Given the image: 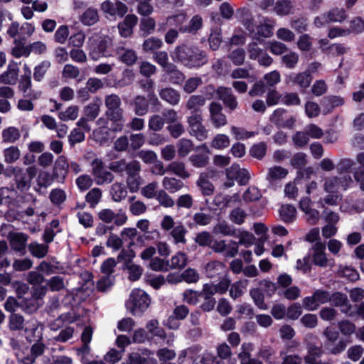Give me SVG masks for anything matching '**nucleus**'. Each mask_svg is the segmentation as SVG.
Returning a JSON list of instances; mask_svg holds the SVG:
<instances>
[{
  "label": "nucleus",
  "mask_w": 364,
  "mask_h": 364,
  "mask_svg": "<svg viewBox=\"0 0 364 364\" xmlns=\"http://www.w3.org/2000/svg\"><path fill=\"white\" fill-rule=\"evenodd\" d=\"M160 97L171 105H176L181 100V94L171 87L163 88L159 91Z\"/></svg>",
  "instance_id": "obj_31"
},
{
  "label": "nucleus",
  "mask_w": 364,
  "mask_h": 364,
  "mask_svg": "<svg viewBox=\"0 0 364 364\" xmlns=\"http://www.w3.org/2000/svg\"><path fill=\"white\" fill-rule=\"evenodd\" d=\"M201 112H191L188 117V132L198 141H203L208 138V130L202 124Z\"/></svg>",
  "instance_id": "obj_5"
},
{
  "label": "nucleus",
  "mask_w": 364,
  "mask_h": 364,
  "mask_svg": "<svg viewBox=\"0 0 364 364\" xmlns=\"http://www.w3.org/2000/svg\"><path fill=\"white\" fill-rule=\"evenodd\" d=\"M250 294L255 303V304L261 310H267L268 309L267 304L264 301V297L262 291L257 289H252L250 291Z\"/></svg>",
  "instance_id": "obj_59"
},
{
  "label": "nucleus",
  "mask_w": 364,
  "mask_h": 364,
  "mask_svg": "<svg viewBox=\"0 0 364 364\" xmlns=\"http://www.w3.org/2000/svg\"><path fill=\"white\" fill-rule=\"evenodd\" d=\"M209 109L211 122L215 128H220L227 124V117L222 112L223 107L220 104L212 102Z\"/></svg>",
  "instance_id": "obj_19"
},
{
  "label": "nucleus",
  "mask_w": 364,
  "mask_h": 364,
  "mask_svg": "<svg viewBox=\"0 0 364 364\" xmlns=\"http://www.w3.org/2000/svg\"><path fill=\"white\" fill-rule=\"evenodd\" d=\"M167 170L183 179L191 176V173L186 169L185 164L182 161H175L171 162L168 165Z\"/></svg>",
  "instance_id": "obj_33"
},
{
  "label": "nucleus",
  "mask_w": 364,
  "mask_h": 364,
  "mask_svg": "<svg viewBox=\"0 0 364 364\" xmlns=\"http://www.w3.org/2000/svg\"><path fill=\"white\" fill-rule=\"evenodd\" d=\"M172 58L181 62L188 68H200L208 61L205 51L197 47L185 45L179 46L175 48L172 54Z\"/></svg>",
  "instance_id": "obj_1"
},
{
  "label": "nucleus",
  "mask_w": 364,
  "mask_h": 364,
  "mask_svg": "<svg viewBox=\"0 0 364 364\" xmlns=\"http://www.w3.org/2000/svg\"><path fill=\"white\" fill-rule=\"evenodd\" d=\"M328 303L334 306L339 307L343 313L350 315L351 305L348 303L346 294L341 292H330V301Z\"/></svg>",
  "instance_id": "obj_25"
},
{
  "label": "nucleus",
  "mask_w": 364,
  "mask_h": 364,
  "mask_svg": "<svg viewBox=\"0 0 364 364\" xmlns=\"http://www.w3.org/2000/svg\"><path fill=\"white\" fill-rule=\"evenodd\" d=\"M69 163L65 156H60L55 161L53 178L58 183H63L68 173Z\"/></svg>",
  "instance_id": "obj_16"
},
{
  "label": "nucleus",
  "mask_w": 364,
  "mask_h": 364,
  "mask_svg": "<svg viewBox=\"0 0 364 364\" xmlns=\"http://www.w3.org/2000/svg\"><path fill=\"white\" fill-rule=\"evenodd\" d=\"M14 46L11 49V55L17 58L21 57H28L31 54L29 46H25L20 40L14 39Z\"/></svg>",
  "instance_id": "obj_40"
},
{
  "label": "nucleus",
  "mask_w": 364,
  "mask_h": 364,
  "mask_svg": "<svg viewBox=\"0 0 364 364\" xmlns=\"http://www.w3.org/2000/svg\"><path fill=\"white\" fill-rule=\"evenodd\" d=\"M100 9L107 18H115L117 16L122 18L128 11L127 6L119 1L114 3L105 1L101 4Z\"/></svg>",
  "instance_id": "obj_9"
},
{
  "label": "nucleus",
  "mask_w": 364,
  "mask_h": 364,
  "mask_svg": "<svg viewBox=\"0 0 364 364\" xmlns=\"http://www.w3.org/2000/svg\"><path fill=\"white\" fill-rule=\"evenodd\" d=\"M136 23L137 17L135 15H127L124 21L118 24L119 35L123 38L131 36Z\"/></svg>",
  "instance_id": "obj_26"
},
{
  "label": "nucleus",
  "mask_w": 364,
  "mask_h": 364,
  "mask_svg": "<svg viewBox=\"0 0 364 364\" xmlns=\"http://www.w3.org/2000/svg\"><path fill=\"white\" fill-rule=\"evenodd\" d=\"M248 284V280H240L233 283L230 289L229 294L230 296L236 299L241 296L244 294V290L247 288Z\"/></svg>",
  "instance_id": "obj_46"
},
{
  "label": "nucleus",
  "mask_w": 364,
  "mask_h": 364,
  "mask_svg": "<svg viewBox=\"0 0 364 364\" xmlns=\"http://www.w3.org/2000/svg\"><path fill=\"white\" fill-rule=\"evenodd\" d=\"M323 335L326 338L324 348L330 353L337 355L346 349L347 343L343 339L338 341L334 344L339 337V332L338 331L331 327H326L323 332Z\"/></svg>",
  "instance_id": "obj_4"
},
{
  "label": "nucleus",
  "mask_w": 364,
  "mask_h": 364,
  "mask_svg": "<svg viewBox=\"0 0 364 364\" xmlns=\"http://www.w3.org/2000/svg\"><path fill=\"white\" fill-rule=\"evenodd\" d=\"M255 349L254 343L251 342H244L240 348V352L238 353L240 364H263L257 358H252V352Z\"/></svg>",
  "instance_id": "obj_18"
},
{
  "label": "nucleus",
  "mask_w": 364,
  "mask_h": 364,
  "mask_svg": "<svg viewBox=\"0 0 364 364\" xmlns=\"http://www.w3.org/2000/svg\"><path fill=\"white\" fill-rule=\"evenodd\" d=\"M214 176L215 171L213 170H207L200 174L196 181V185L199 188L203 196H210L213 194L215 188L210 179Z\"/></svg>",
  "instance_id": "obj_14"
},
{
  "label": "nucleus",
  "mask_w": 364,
  "mask_h": 364,
  "mask_svg": "<svg viewBox=\"0 0 364 364\" xmlns=\"http://www.w3.org/2000/svg\"><path fill=\"white\" fill-rule=\"evenodd\" d=\"M311 80L312 77L307 71L299 73H291L285 77V82L287 85H297L301 88L308 87Z\"/></svg>",
  "instance_id": "obj_17"
},
{
  "label": "nucleus",
  "mask_w": 364,
  "mask_h": 364,
  "mask_svg": "<svg viewBox=\"0 0 364 364\" xmlns=\"http://www.w3.org/2000/svg\"><path fill=\"white\" fill-rule=\"evenodd\" d=\"M342 196L338 193H328L324 198H320L317 204L320 208H324L326 205H337L338 203L341 200Z\"/></svg>",
  "instance_id": "obj_56"
},
{
  "label": "nucleus",
  "mask_w": 364,
  "mask_h": 364,
  "mask_svg": "<svg viewBox=\"0 0 364 364\" xmlns=\"http://www.w3.org/2000/svg\"><path fill=\"white\" fill-rule=\"evenodd\" d=\"M121 104L120 97L116 94H111L105 97L106 115L110 120L121 121L122 119L123 109L120 107Z\"/></svg>",
  "instance_id": "obj_8"
},
{
  "label": "nucleus",
  "mask_w": 364,
  "mask_h": 364,
  "mask_svg": "<svg viewBox=\"0 0 364 364\" xmlns=\"http://www.w3.org/2000/svg\"><path fill=\"white\" fill-rule=\"evenodd\" d=\"M187 256L182 252H178L173 255L169 262V269H182L187 264Z\"/></svg>",
  "instance_id": "obj_55"
},
{
  "label": "nucleus",
  "mask_w": 364,
  "mask_h": 364,
  "mask_svg": "<svg viewBox=\"0 0 364 364\" xmlns=\"http://www.w3.org/2000/svg\"><path fill=\"white\" fill-rule=\"evenodd\" d=\"M164 72L169 76L170 81L173 84H180L185 79L184 75L177 69L174 64L168 65Z\"/></svg>",
  "instance_id": "obj_50"
},
{
  "label": "nucleus",
  "mask_w": 364,
  "mask_h": 364,
  "mask_svg": "<svg viewBox=\"0 0 364 364\" xmlns=\"http://www.w3.org/2000/svg\"><path fill=\"white\" fill-rule=\"evenodd\" d=\"M98 217L102 222L105 223H110L114 222V224L117 226L123 225L127 220V216L126 213L121 210L118 213H115L111 209H102L98 213Z\"/></svg>",
  "instance_id": "obj_13"
},
{
  "label": "nucleus",
  "mask_w": 364,
  "mask_h": 364,
  "mask_svg": "<svg viewBox=\"0 0 364 364\" xmlns=\"http://www.w3.org/2000/svg\"><path fill=\"white\" fill-rule=\"evenodd\" d=\"M50 67V63L48 60L42 61L40 64L36 65L33 73L34 80L38 82L41 81Z\"/></svg>",
  "instance_id": "obj_62"
},
{
  "label": "nucleus",
  "mask_w": 364,
  "mask_h": 364,
  "mask_svg": "<svg viewBox=\"0 0 364 364\" xmlns=\"http://www.w3.org/2000/svg\"><path fill=\"white\" fill-rule=\"evenodd\" d=\"M205 100L202 95H192L187 101L186 107L191 112H201L200 109L205 105Z\"/></svg>",
  "instance_id": "obj_49"
},
{
  "label": "nucleus",
  "mask_w": 364,
  "mask_h": 364,
  "mask_svg": "<svg viewBox=\"0 0 364 364\" xmlns=\"http://www.w3.org/2000/svg\"><path fill=\"white\" fill-rule=\"evenodd\" d=\"M99 21L97 10L93 8L87 9L81 16V21L87 26H92Z\"/></svg>",
  "instance_id": "obj_54"
},
{
  "label": "nucleus",
  "mask_w": 364,
  "mask_h": 364,
  "mask_svg": "<svg viewBox=\"0 0 364 364\" xmlns=\"http://www.w3.org/2000/svg\"><path fill=\"white\" fill-rule=\"evenodd\" d=\"M299 55L296 52L290 51L287 54L282 55L281 60L282 63L288 69H294L296 68L299 62Z\"/></svg>",
  "instance_id": "obj_61"
},
{
  "label": "nucleus",
  "mask_w": 364,
  "mask_h": 364,
  "mask_svg": "<svg viewBox=\"0 0 364 364\" xmlns=\"http://www.w3.org/2000/svg\"><path fill=\"white\" fill-rule=\"evenodd\" d=\"M273 11L280 16L289 15L293 11L292 3L287 0L277 1L273 7Z\"/></svg>",
  "instance_id": "obj_37"
},
{
  "label": "nucleus",
  "mask_w": 364,
  "mask_h": 364,
  "mask_svg": "<svg viewBox=\"0 0 364 364\" xmlns=\"http://www.w3.org/2000/svg\"><path fill=\"white\" fill-rule=\"evenodd\" d=\"M134 112L136 115L143 116L148 112V102L145 97L138 95L134 98Z\"/></svg>",
  "instance_id": "obj_53"
},
{
  "label": "nucleus",
  "mask_w": 364,
  "mask_h": 364,
  "mask_svg": "<svg viewBox=\"0 0 364 364\" xmlns=\"http://www.w3.org/2000/svg\"><path fill=\"white\" fill-rule=\"evenodd\" d=\"M18 65L16 63H9L6 70L0 75V82L6 85H14L18 76Z\"/></svg>",
  "instance_id": "obj_24"
},
{
  "label": "nucleus",
  "mask_w": 364,
  "mask_h": 364,
  "mask_svg": "<svg viewBox=\"0 0 364 364\" xmlns=\"http://www.w3.org/2000/svg\"><path fill=\"white\" fill-rule=\"evenodd\" d=\"M110 194L115 202H120L126 198L127 191L124 184L114 183L111 186Z\"/></svg>",
  "instance_id": "obj_44"
},
{
  "label": "nucleus",
  "mask_w": 364,
  "mask_h": 364,
  "mask_svg": "<svg viewBox=\"0 0 364 364\" xmlns=\"http://www.w3.org/2000/svg\"><path fill=\"white\" fill-rule=\"evenodd\" d=\"M216 95L218 99L222 100L224 105L231 110H234L237 108V97L233 95L231 88L219 87L216 90Z\"/></svg>",
  "instance_id": "obj_21"
},
{
  "label": "nucleus",
  "mask_w": 364,
  "mask_h": 364,
  "mask_svg": "<svg viewBox=\"0 0 364 364\" xmlns=\"http://www.w3.org/2000/svg\"><path fill=\"white\" fill-rule=\"evenodd\" d=\"M270 121L279 128H292L296 119L289 115L286 109L278 108L271 115Z\"/></svg>",
  "instance_id": "obj_12"
},
{
  "label": "nucleus",
  "mask_w": 364,
  "mask_h": 364,
  "mask_svg": "<svg viewBox=\"0 0 364 364\" xmlns=\"http://www.w3.org/2000/svg\"><path fill=\"white\" fill-rule=\"evenodd\" d=\"M148 331L154 336L161 338L164 343L171 346L174 341V335L173 333H166L164 330L159 327V321L156 319H151L146 326Z\"/></svg>",
  "instance_id": "obj_15"
},
{
  "label": "nucleus",
  "mask_w": 364,
  "mask_h": 364,
  "mask_svg": "<svg viewBox=\"0 0 364 364\" xmlns=\"http://www.w3.org/2000/svg\"><path fill=\"white\" fill-rule=\"evenodd\" d=\"M13 173L18 189L23 191L30 187L31 181L27 177L23 168H13Z\"/></svg>",
  "instance_id": "obj_34"
},
{
  "label": "nucleus",
  "mask_w": 364,
  "mask_h": 364,
  "mask_svg": "<svg viewBox=\"0 0 364 364\" xmlns=\"http://www.w3.org/2000/svg\"><path fill=\"white\" fill-rule=\"evenodd\" d=\"M262 193L260 190L254 186H250L242 195L243 200L248 202H255L260 199Z\"/></svg>",
  "instance_id": "obj_60"
},
{
  "label": "nucleus",
  "mask_w": 364,
  "mask_h": 364,
  "mask_svg": "<svg viewBox=\"0 0 364 364\" xmlns=\"http://www.w3.org/2000/svg\"><path fill=\"white\" fill-rule=\"evenodd\" d=\"M116 53L118 55L119 60L128 66L134 65L138 58L136 52L130 48L117 47L116 48Z\"/></svg>",
  "instance_id": "obj_27"
},
{
  "label": "nucleus",
  "mask_w": 364,
  "mask_h": 364,
  "mask_svg": "<svg viewBox=\"0 0 364 364\" xmlns=\"http://www.w3.org/2000/svg\"><path fill=\"white\" fill-rule=\"evenodd\" d=\"M177 151L180 157H185L193 149V143L191 139L182 138L177 142Z\"/></svg>",
  "instance_id": "obj_45"
},
{
  "label": "nucleus",
  "mask_w": 364,
  "mask_h": 364,
  "mask_svg": "<svg viewBox=\"0 0 364 364\" xmlns=\"http://www.w3.org/2000/svg\"><path fill=\"white\" fill-rule=\"evenodd\" d=\"M92 175L97 185L108 184L114 180V175L106 170L104 163L100 159H95L91 162Z\"/></svg>",
  "instance_id": "obj_7"
},
{
  "label": "nucleus",
  "mask_w": 364,
  "mask_h": 364,
  "mask_svg": "<svg viewBox=\"0 0 364 364\" xmlns=\"http://www.w3.org/2000/svg\"><path fill=\"white\" fill-rule=\"evenodd\" d=\"M77 320V316L75 313L69 312L63 314L55 321L49 324V327L52 331H58L65 324L72 323Z\"/></svg>",
  "instance_id": "obj_29"
},
{
  "label": "nucleus",
  "mask_w": 364,
  "mask_h": 364,
  "mask_svg": "<svg viewBox=\"0 0 364 364\" xmlns=\"http://www.w3.org/2000/svg\"><path fill=\"white\" fill-rule=\"evenodd\" d=\"M79 107L76 105L68 107L65 111L58 113V117L62 121L75 120L77 118Z\"/></svg>",
  "instance_id": "obj_58"
},
{
  "label": "nucleus",
  "mask_w": 364,
  "mask_h": 364,
  "mask_svg": "<svg viewBox=\"0 0 364 364\" xmlns=\"http://www.w3.org/2000/svg\"><path fill=\"white\" fill-rule=\"evenodd\" d=\"M230 140L228 135L224 134H216L210 144L211 147L218 149L223 150L228 148L230 146Z\"/></svg>",
  "instance_id": "obj_51"
},
{
  "label": "nucleus",
  "mask_w": 364,
  "mask_h": 364,
  "mask_svg": "<svg viewBox=\"0 0 364 364\" xmlns=\"http://www.w3.org/2000/svg\"><path fill=\"white\" fill-rule=\"evenodd\" d=\"M246 217L247 213L241 208H234L229 214L230 220L237 225H242L244 223Z\"/></svg>",
  "instance_id": "obj_64"
},
{
  "label": "nucleus",
  "mask_w": 364,
  "mask_h": 364,
  "mask_svg": "<svg viewBox=\"0 0 364 364\" xmlns=\"http://www.w3.org/2000/svg\"><path fill=\"white\" fill-rule=\"evenodd\" d=\"M4 161L6 164H13L21 157V151L16 146H11L3 151Z\"/></svg>",
  "instance_id": "obj_47"
},
{
  "label": "nucleus",
  "mask_w": 364,
  "mask_h": 364,
  "mask_svg": "<svg viewBox=\"0 0 364 364\" xmlns=\"http://www.w3.org/2000/svg\"><path fill=\"white\" fill-rule=\"evenodd\" d=\"M288 173L289 171L287 168L279 166H274L268 169L266 179L272 183L284 178Z\"/></svg>",
  "instance_id": "obj_36"
},
{
  "label": "nucleus",
  "mask_w": 364,
  "mask_h": 364,
  "mask_svg": "<svg viewBox=\"0 0 364 364\" xmlns=\"http://www.w3.org/2000/svg\"><path fill=\"white\" fill-rule=\"evenodd\" d=\"M21 136L20 129L14 126H10L4 129L1 132V139L4 144H15Z\"/></svg>",
  "instance_id": "obj_28"
},
{
  "label": "nucleus",
  "mask_w": 364,
  "mask_h": 364,
  "mask_svg": "<svg viewBox=\"0 0 364 364\" xmlns=\"http://www.w3.org/2000/svg\"><path fill=\"white\" fill-rule=\"evenodd\" d=\"M162 186L169 193H173L180 191L184 186V183L176 178L166 176L162 180Z\"/></svg>",
  "instance_id": "obj_38"
},
{
  "label": "nucleus",
  "mask_w": 364,
  "mask_h": 364,
  "mask_svg": "<svg viewBox=\"0 0 364 364\" xmlns=\"http://www.w3.org/2000/svg\"><path fill=\"white\" fill-rule=\"evenodd\" d=\"M225 269V265L220 261H210L205 266V272L208 277L213 278L220 274Z\"/></svg>",
  "instance_id": "obj_41"
},
{
  "label": "nucleus",
  "mask_w": 364,
  "mask_h": 364,
  "mask_svg": "<svg viewBox=\"0 0 364 364\" xmlns=\"http://www.w3.org/2000/svg\"><path fill=\"white\" fill-rule=\"evenodd\" d=\"M322 354L321 348L314 345H311L308 348V354L304 357V361L308 364H315L318 358Z\"/></svg>",
  "instance_id": "obj_63"
},
{
  "label": "nucleus",
  "mask_w": 364,
  "mask_h": 364,
  "mask_svg": "<svg viewBox=\"0 0 364 364\" xmlns=\"http://www.w3.org/2000/svg\"><path fill=\"white\" fill-rule=\"evenodd\" d=\"M329 22L341 23L348 17V14L345 9L339 8H333L326 13Z\"/></svg>",
  "instance_id": "obj_57"
},
{
  "label": "nucleus",
  "mask_w": 364,
  "mask_h": 364,
  "mask_svg": "<svg viewBox=\"0 0 364 364\" xmlns=\"http://www.w3.org/2000/svg\"><path fill=\"white\" fill-rule=\"evenodd\" d=\"M203 26V18L199 15H196L193 16L191 19L189 24L188 26H185L181 27L179 31L182 33H194L198 30L200 29Z\"/></svg>",
  "instance_id": "obj_43"
},
{
  "label": "nucleus",
  "mask_w": 364,
  "mask_h": 364,
  "mask_svg": "<svg viewBox=\"0 0 364 364\" xmlns=\"http://www.w3.org/2000/svg\"><path fill=\"white\" fill-rule=\"evenodd\" d=\"M43 326L35 319H31L26 323V336L31 342L41 340L43 336Z\"/></svg>",
  "instance_id": "obj_20"
},
{
  "label": "nucleus",
  "mask_w": 364,
  "mask_h": 364,
  "mask_svg": "<svg viewBox=\"0 0 364 364\" xmlns=\"http://www.w3.org/2000/svg\"><path fill=\"white\" fill-rule=\"evenodd\" d=\"M275 22L274 20L264 16H261L259 20V24L255 26L252 31H249L250 34L255 38H269L273 32V28Z\"/></svg>",
  "instance_id": "obj_10"
},
{
  "label": "nucleus",
  "mask_w": 364,
  "mask_h": 364,
  "mask_svg": "<svg viewBox=\"0 0 364 364\" xmlns=\"http://www.w3.org/2000/svg\"><path fill=\"white\" fill-rule=\"evenodd\" d=\"M186 12L183 10H181L166 18V25L168 26H180L181 28V26L186 21Z\"/></svg>",
  "instance_id": "obj_52"
},
{
  "label": "nucleus",
  "mask_w": 364,
  "mask_h": 364,
  "mask_svg": "<svg viewBox=\"0 0 364 364\" xmlns=\"http://www.w3.org/2000/svg\"><path fill=\"white\" fill-rule=\"evenodd\" d=\"M296 210L291 205H283L279 210L281 219L285 223H291L296 218Z\"/></svg>",
  "instance_id": "obj_48"
},
{
  "label": "nucleus",
  "mask_w": 364,
  "mask_h": 364,
  "mask_svg": "<svg viewBox=\"0 0 364 364\" xmlns=\"http://www.w3.org/2000/svg\"><path fill=\"white\" fill-rule=\"evenodd\" d=\"M112 43V38L107 35L94 34L90 36L87 43L90 58L96 61L102 57L107 56L106 50Z\"/></svg>",
  "instance_id": "obj_2"
},
{
  "label": "nucleus",
  "mask_w": 364,
  "mask_h": 364,
  "mask_svg": "<svg viewBox=\"0 0 364 364\" xmlns=\"http://www.w3.org/2000/svg\"><path fill=\"white\" fill-rule=\"evenodd\" d=\"M236 14L239 21L248 31H252L255 28L253 17L250 10L247 8H240L237 10Z\"/></svg>",
  "instance_id": "obj_30"
},
{
  "label": "nucleus",
  "mask_w": 364,
  "mask_h": 364,
  "mask_svg": "<svg viewBox=\"0 0 364 364\" xmlns=\"http://www.w3.org/2000/svg\"><path fill=\"white\" fill-rule=\"evenodd\" d=\"M28 248L29 252L33 257L41 259L47 255L49 247L48 244L32 242L28 245Z\"/></svg>",
  "instance_id": "obj_35"
},
{
  "label": "nucleus",
  "mask_w": 364,
  "mask_h": 364,
  "mask_svg": "<svg viewBox=\"0 0 364 364\" xmlns=\"http://www.w3.org/2000/svg\"><path fill=\"white\" fill-rule=\"evenodd\" d=\"M101 105V100L99 97H95L93 102L90 103L84 109L86 117L90 120H94L99 115Z\"/></svg>",
  "instance_id": "obj_39"
},
{
  "label": "nucleus",
  "mask_w": 364,
  "mask_h": 364,
  "mask_svg": "<svg viewBox=\"0 0 364 364\" xmlns=\"http://www.w3.org/2000/svg\"><path fill=\"white\" fill-rule=\"evenodd\" d=\"M330 291L321 289H316L313 294L306 296L302 301L304 308L309 311H316L321 305L328 303Z\"/></svg>",
  "instance_id": "obj_6"
},
{
  "label": "nucleus",
  "mask_w": 364,
  "mask_h": 364,
  "mask_svg": "<svg viewBox=\"0 0 364 364\" xmlns=\"http://www.w3.org/2000/svg\"><path fill=\"white\" fill-rule=\"evenodd\" d=\"M9 240L11 247L14 251L20 252L22 255L26 253V244L28 240L26 234L22 232L10 233Z\"/></svg>",
  "instance_id": "obj_23"
},
{
  "label": "nucleus",
  "mask_w": 364,
  "mask_h": 364,
  "mask_svg": "<svg viewBox=\"0 0 364 364\" xmlns=\"http://www.w3.org/2000/svg\"><path fill=\"white\" fill-rule=\"evenodd\" d=\"M210 248L216 253H224L227 257H234L238 252L237 243L233 240L227 243L225 240H213Z\"/></svg>",
  "instance_id": "obj_11"
},
{
  "label": "nucleus",
  "mask_w": 364,
  "mask_h": 364,
  "mask_svg": "<svg viewBox=\"0 0 364 364\" xmlns=\"http://www.w3.org/2000/svg\"><path fill=\"white\" fill-rule=\"evenodd\" d=\"M325 250L326 246L321 242H316L312 247L313 262L321 267H326L328 265V260Z\"/></svg>",
  "instance_id": "obj_22"
},
{
  "label": "nucleus",
  "mask_w": 364,
  "mask_h": 364,
  "mask_svg": "<svg viewBox=\"0 0 364 364\" xmlns=\"http://www.w3.org/2000/svg\"><path fill=\"white\" fill-rule=\"evenodd\" d=\"M150 299L141 289H134L126 303L127 309L134 315H141L149 306Z\"/></svg>",
  "instance_id": "obj_3"
},
{
  "label": "nucleus",
  "mask_w": 364,
  "mask_h": 364,
  "mask_svg": "<svg viewBox=\"0 0 364 364\" xmlns=\"http://www.w3.org/2000/svg\"><path fill=\"white\" fill-rule=\"evenodd\" d=\"M230 133L237 141L246 140L252 138L257 134L256 132H250L243 127L232 126L230 128Z\"/></svg>",
  "instance_id": "obj_42"
},
{
  "label": "nucleus",
  "mask_w": 364,
  "mask_h": 364,
  "mask_svg": "<svg viewBox=\"0 0 364 364\" xmlns=\"http://www.w3.org/2000/svg\"><path fill=\"white\" fill-rule=\"evenodd\" d=\"M187 233V230L185 226L182 223L177 224L173 229L170 231V235L173 239V242L175 245L178 244H186L187 240L186 238V235Z\"/></svg>",
  "instance_id": "obj_32"
}]
</instances>
